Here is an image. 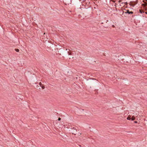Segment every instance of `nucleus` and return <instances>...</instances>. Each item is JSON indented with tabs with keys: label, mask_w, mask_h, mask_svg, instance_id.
I'll return each instance as SVG.
<instances>
[{
	"label": "nucleus",
	"mask_w": 147,
	"mask_h": 147,
	"mask_svg": "<svg viewBox=\"0 0 147 147\" xmlns=\"http://www.w3.org/2000/svg\"><path fill=\"white\" fill-rule=\"evenodd\" d=\"M134 123H137V121H134Z\"/></svg>",
	"instance_id": "12"
},
{
	"label": "nucleus",
	"mask_w": 147,
	"mask_h": 147,
	"mask_svg": "<svg viewBox=\"0 0 147 147\" xmlns=\"http://www.w3.org/2000/svg\"><path fill=\"white\" fill-rule=\"evenodd\" d=\"M61 119L60 118H59H59H58V120L60 121V120H61Z\"/></svg>",
	"instance_id": "11"
},
{
	"label": "nucleus",
	"mask_w": 147,
	"mask_h": 147,
	"mask_svg": "<svg viewBox=\"0 0 147 147\" xmlns=\"http://www.w3.org/2000/svg\"><path fill=\"white\" fill-rule=\"evenodd\" d=\"M131 119L130 117H129V116H128L127 118V119L128 120H130Z\"/></svg>",
	"instance_id": "6"
},
{
	"label": "nucleus",
	"mask_w": 147,
	"mask_h": 147,
	"mask_svg": "<svg viewBox=\"0 0 147 147\" xmlns=\"http://www.w3.org/2000/svg\"><path fill=\"white\" fill-rule=\"evenodd\" d=\"M126 4H127V2H125V3Z\"/></svg>",
	"instance_id": "15"
},
{
	"label": "nucleus",
	"mask_w": 147,
	"mask_h": 147,
	"mask_svg": "<svg viewBox=\"0 0 147 147\" xmlns=\"http://www.w3.org/2000/svg\"><path fill=\"white\" fill-rule=\"evenodd\" d=\"M112 27H114H114H115V26H114V25H112Z\"/></svg>",
	"instance_id": "13"
},
{
	"label": "nucleus",
	"mask_w": 147,
	"mask_h": 147,
	"mask_svg": "<svg viewBox=\"0 0 147 147\" xmlns=\"http://www.w3.org/2000/svg\"><path fill=\"white\" fill-rule=\"evenodd\" d=\"M145 13L146 14H147V12H145Z\"/></svg>",
	"instance_id": "14"
},
{
	"label": "nucleus",
	"mask_w": 147,
	"mask_h": 147,
	"mask_svg": "<svg viewBox=\"0 0 147 147\" xmlns=\"http://www.w3.org/2000/svg\"><path fill=\"white\" fill-rule=\"evenodd\" d=\"M15 50L17 52H18L19 51V50L18 49H16Z\"/></svg>",
	"instance_id": "7"
},
{
	"label": "nucleus",
	"mask_w": 147,
	"mask_h": 147,
	"mask_svg": "<svg viewBox=\"0 0 147 147\" xmlns=\"http://www.w3.org/2000/svg\"><path fill=\"white\" fill-rule=\"evenodd\" d=\"M125 13H128L129 14H133V11H129V10H127V11L125 12Z\"/></svg>",
	"instance_id": "2"
},
{
	"label": "nucleus",
	"mask_w": 147,
	"mask_h": 147,
	"mask_svg": "<svg viewBox=\"0 0 147 147\" xmlns=\"http://www.w3.org/2000/svg\"><path fill=\"white\" fill-rule=\"evenodd\" d=\"M42 89H44L45 88V87L43 86H42L41 87Z\"/></svg>",
	"instance_id": "9"
},
{
	"label": "nucleus",
	"mask_w": 147,
	"mask_h": 147,
	"mask_svg": "<svg viewBox=\"0 0 147 147\" xmlns=\"http://www.w3.org/2000/svg\"><path fill=\"white\" fill-rule=\"evenodd\" d=\"M136 3H133V2H131L129 3V5L133 7H134Z\"/></svg>",
	"instance_id": "3"
},
{
	"label": "nucleus",
	"mask_w": 147,
	"mask_h": 147,
	"mask_svg": "<svg viewBox=\"0 0 147 147\" xmlns=\"http://www.w3.org/2000/svg\"><path fill=\"white\" fill-rule=\"evenodd\" d=\"M140 13H142L144 12V11L141 9H140Z\"/></svg>",
	"instance_id": "5"
},
{
	"label": "nucleus",
	"mask_w": 147,
	"mask_h": 147,
	"mask_svg": "<svg viewBox=\"0 0 147 147\" xmlns=\"http://www.w3.org/2000/svg\"><path fill=\"white\" fill-rule=\"evenodd\" d=\"M79 134H80V135L81 134V133H79Z\"/></svg>",
	"instance_id": "16"
},
{
	"label": "nucleus",
	"mask_w": 147,
	"mask_h": 147,
	"mask_svg": "<svg viewBox=\"0 0 147 147\" xmlns=\"http://www.w3.org/2000/svg\"><path fill=\"white\" fill-rule=\"evenodd\" d=\"M121 0H119V3H120V2H121Z\"/></svg>",
	"instance_id": "10"
},
{
	"label": "nucleus",
	"mask_w": 147,
	"mask_h": 147,
	"mask_svg": "<svg viewBox=\"0 0 147 147\" xmlns=\"http://www.w3.org/2000/svg\"><path fill=\"white\" fill-rule=\"evenodd\" d=\"M71 129H72V128ZM72 129L74 130L72 131V134H74V135H76L77 132V129H76V128L74 127Z\"/></svg>",
	"instance_id": "1"
},
{
	"label": "nucleus",
	"mask_w": 147,
	"mask_h": 147,
	"mask_svg": "<svg viewBox=\"0 0 147 147\" xmlns=\"http://www.w3.org/2000/svg\"><path fill=\"white\" fill-rule=\"evenodd\" d=\"M131 120L133 121L135 119V117L134 116H133L131 118Z\"/></svg>",
	"instance_id": "4"
},
{
	"label": "nucleus",
	"mask_w": 147,
	"mask_h": 147,
	"mask_svg": "<svg viewBox=\"0 0 147 147\" xmlns=\"http://www.w3.org/2000/svg\"><path fill=\"white\" fill-rule=\"evenodd\" d=\"M39 85L40 87H41V86L42 85V83L41 82H40L39 83Z\"/></svg>",
	"instance_id": "8"
}]
</instances>
